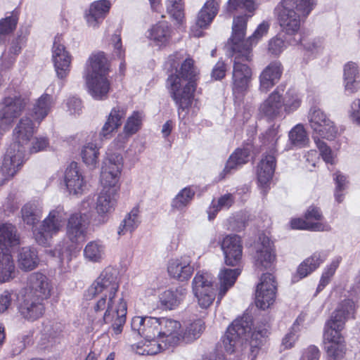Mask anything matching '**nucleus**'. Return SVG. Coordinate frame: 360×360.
I'll list each match as a JSON object with an SVG mask.
<instances>
[{"label":"nucleus","instance_id":"f03ea898","mask_svg":"<svg viewBox=\"0 0 360 360\" xmlns=\"http://www.w3.org/2000/svg\"><path fill=\"white\" fill-rule=\"evenodd\" d=\"M166 67L175 74H171L167 80L172 97L179 107L178 112L187 110L191 105L193 94L196 89L198 72L193 60L185 58L184 53L176 52L170 55L166 62Z\"/></svg>","mask_w":360,"mask_h":360},{"label":"nucleus","instance_id":"a18cd8bd","mask_svg":"<svg viewBox=\"0 0 360 360\" xmlns=\"http://www.w3.org/2000/svg\"><path fill=\"white\" fill-rule=\"evenodd\" d=\"M359 75L357 65L354 62H349L344 67V82L347 91L354 93L359 88L356 80Z\"/></svg>","mask_w":360,"mask_h":360},{"label":"nucleus","instance_id":"8fccbe9b","mask_svg":"<svg viewBox=\"0 0 360 360\" xmlns=\"http://www.w3.org/2000/svg\"><path fill=\"white\" fill-rule=\"evenodd\" d=\"M21 214L23 222L28 226L34 227L40 220L41 212L36 205L27 203L22 207Z\"/></svg>","mask_w":360,"mask_h":360},{"label":"nucleus","instance_id":"f8f14e48","mask_svg":"<svg viewBox=\"0 0 360 360\" xmlns=\"http://www.w3.org/2000/svg\"><path fill=\"white\" fill-rule=\"evenodd\" d=\"M308 120L314 132V136L328 140H333L335 138L338 134L336 127L319 108L313 106L310 108Z\"/></svg>","mask_w":360,"mask_h":360},{"label":"nucleus","instance_id":"5fc2aeb1","mask_svg":"<svg viewBox=\"0 0 360 360\" xmlns=\"http://www.w3.org/2000/svg\"><path fill=\"white\" fill-rule=\"evenodd\" d=\"M257 8L255 0H229L226 10L228 13L236 11L253 13Z\"/></svg>","mask_w":360,"mask_h":360},{"label":"nucleus","instance_id":"de8ad7c7","mask_svg":"<svg viewBox=\"0 0 360 360\" xmlns=\"http://www.w3.org/2000/svg\"><path fill=\"white\" fill-rule=\"evenodd\" d=\"M293 229H304L311 231H329L331 228L325 222H313L302 219H294L290 222Z\"/></svg>","mask_w":360,"mask_h":360},{"label":"nucleus","instance_id":"aec40b11","mask_svg":"<svg viewBox=\"0 0 360 360\" xmlns=\"http://www.w3.org/2000/svg\"><path fill=\"white\" fill-rule=\"evenodd\" d=\"M61 41L62 37L60 36L55 37L52 47V60L57 77L63 79L69 74L71 56Z\"/></svg>","mask_w":360,"mask_h":360},{"label":"nucleus","instance_id":"c85d7f7f","mask_svg":"<svg viewBox=\"0 0 360 360\" xmlns=\"http://www.w3.org/2000/svg\"><path fill=\"white\" fill-rule=\"evenodd\" d=\"M44 311L43 300L24 295L19 306L21 316L29 321H34L42 316Z\"/></svg>","mask_w":360,"mask_h":360},{"label":"nucleus","instance_id":"09e8293b","mask_svg":"<svg viewBox=\"0 0 360 360\" xmlns=\"http://www.w3.org/2000/svg\"><path fill=\"white\" fill-rule=\"evenodd\" d=\"M98 155V148L95 143H88L82 147L81 151L82 160L91 169L96 167Z\"/></svg>","mask_w":360,"mask_h":360},{"label":"nucleus","instance_id":"423d86ee","mask_svg":"<svg viewBox=\"0 0 360 360\" xmlns=\"http://www.w3.org/2000/svg\"><path fill=\"white\" fill-rule=\"evenodd\" d=\"M108 60L103 52L93 53L89 58L84 77L89 94L95 100H104L108 97L110 82L108 79Z\"/></svg>","mask_w":360,"mask_h":360},{"label":"nucleus","instance_id":"473e14b6","mask_svg":"<svg viewBox=\"0 0 360 360\" xmlns=\"http://www.w3.org/2000/svg\"><path fill=\"white\" fill-rule=\"evenodd\" d=\"M250 149L251 147L237 148L228 159L224 169L220 174L221 177L224 178L227 174H231L233 171L245 164L248 161Z\"/></svg>","mask_w":360,"mask_h":360},{"label":"nucleus","instance_id":"bf43d9fd","mask_svg":"<svg viewBox=\"0 0 360 360\" xmlns=\"http://www.w3.org/2000/svg\"><path fill=\"white\" fill-rule=\"evenodd\" d=\"M284 110L290 112L296 110L300 105L301 99L294 89H288L283 98Z\"/></svg>","mask_w":360,"mask_h":360},{"label":"nucleus","instance_id":"2f4dec72","mask_svg":"<svg viewBox=\"0 0 360 360\" xmlns=\"http://www.w3.org/2000/svg\"><path fill=\"white\" fill-rule=\"evenodd\" d=\"M276 167L274 154L266 155L257 166V179L260 186L265 187L272 179Z\"/></svg>","mask_w":360,"mask_h":360},{"label":"nucleus","instance_id":"37998d69","mask_svg":"<svg viewBox=\"0 0 360 360\" xmlns=\"http://www.w3.org/2000/svg\"><path fill=\"white\" fill-rule=\"evenodd\" d=\"M15 264L10 252L0 251V283L9 281L14 277Z\"/></svg>","mask_w":360,"mask_h":360},{"label":"nucleus","instance_id":"f257e3e1","mask_svg":"<svg viewBox=\"0 0 360 360\" xmlns=\"http://www.w3.org/2000/svg\"><path fill=\"white\" fill-rule=\"evenodd\" d=\"M119 288L117 272L108 266L100 274L84 294L86 300L96 299L88 312L89 320L98 326L112 322L111 328L115 335L122 333L127 310L124 299L117 300Z\"/></svg>","mask_w":360,"mask_h":360},{"label":"nucleus","instance_id":"7ed1b4c3","mask_svg":"<svg viewBox=\"0 0 360 360\" xmlns=\"http://www.w3.org/2000/svg\"><path fill=\"white\" fill-rule=\"evenodd\" d=\"M37 127L27 116L22 117L13 129V142L4 155L0 167V186L13 177L24 163L26 148Z\"/></svg>","mask_w":360,"mask_h":360},{"label":"nucleus","instance_id":"1a4fd4ad","mask_svg":"<svg viewBox=\"0 0 360 360\" xmlns=\"http://www.w3.org/2000/svg\"><path fill=\"white\" fill-rule=\"evenodd\" d=\"M66 237L72 245L65 250L60 249L59 254L62 260L68 262L76 255L75 245L84 240L89 224V217L85 212L79 214H72L67 219Z\"/></svg>","mask_w":360,"mask_h":360},{"label":"nucleus","instance_id":"58836bf2","mask_svg":"<svg viewBox=\"0 0 360 360\" xmlns=\"http://www.w3.org/2000/svg\"><path fill=\"white\" fill-rule=\"evenodd\" d=\"M356 308L357 307L352 300H344L338 305L330 319L336 322L340 321L342 322V326H345L347 320L355 318Z\"/></svg>","mask_w":360,"mask_h":360},{"label":"nucleus","instance_id":"6ab92c4d","mask_svg":"<svg viewBox=\"0 0 360 360\" xmlns=\"http://www.w3.org/2000/svg\"><path fill=\"white\" fill-rule=\"evenodd\" d=\"M52 288L51 283L46 275L34 272L27 278L25 294L44 301L51 296Z\"/></svg>","mask_w":360,"mask_h":360},{"label":"nucleus","instance_id":"13d9d810","mask_svg":"<svg viewBox=\"0 0 360 360\" xmlns=\"http://www.w3.org/2000/svg\"><path fill=\"white\" fill-rule=\"evenodd\" d=\"M166 8L168 13L179 24L184 18V4L183 0H167Z\"/></svg>","mask_w":360,"mask_h":360},{"label":"nucleus","instance_id":"c03bdc74","mask_svg":"<svg viewBox=\"0 0 360 360\" xmlns=\"http://www.w3.org/2000/svg\"><path fill=\"white\" fill-rule=\"evenodd\" d=\"M39 263L37 252L34 248H22L18 255V264L21 269L31 271L37 267Z\"/></svg>","mask_w":360,"mask_h":360},{"label":"nucleus","instance_id":"864d4df0","mask_svg":"<svg viewBox=\"0 0 360 360\" xmlns=\"http://www.w3.org/2000/svg\"><path fill=\"white\" fill-rule=\"evenodd\" d=\"M341 260V257H337L333 259L330 264L324 269L319 281V284L316 289L317 292L323 290V289L330 283L331 278L335 274V271L339 266Z\"/></svg>","mask_w":360,"mask_h":360},{"label":"nucleus","instance_id":"2eb2a0df","mask_svg":"<svg viewBox=\"0 0 360 360\" xmlns=\"http://www.w3.org/2000/svg\"><path fill=\"white\" fill-rule=\"evenodd\" d=\"M285 86H278L274 91L265 99L259 107V115L267 120H274L279 117L284 110V101L283 94Z\"/></svg>","mask_w":360,"mask_h":360},{"label":"nucleus","instance_id":"f3484780","mask_svg":"<svg viewBox=\"0 0 360 360\" xmlns=\"http://www.w3.org/2000/svg\"><path fill=\"white\" fill-rule=\"evenodd\" d=\"M123 165V158L121 154L108 153L101 168L100 178L101 185L118 184Z\"/></svg>","mask_w":360,"mask_h":360},{"label":"nucleus","instance_id":"c756f323","mask_svg":"<svg viewBox=\"0 0 360 360\" xmlns=\"http://www.w3.org/2000/svg\"><path fill=\"white\" fill-rule=\"evenodd\" d=\"M126 113L127 108L124 106L117 105L112 108L99 133L101 140L110 138L111 134L122 125V120L125 117Z\"/></svg>","mask_w":360,"mask_h":360},{"label":"nucleus","instance_id":"052dcab7","mask_svg":"<svg viewBox=\"0 0 360 360\" xmlns=\"http://www.w3.org/2000/svg\"><path fill=\"white\" fill-rule=\"evenodd\" d=\"M325 349L327 355L329 357L333 359L342 358L345 352L344 339L330 343H326Z\"/></svg>","mask_w":360,"mask_h":360},{"label":"nucleus","instance_id":"4468645a","mask_svg":"<svg viewBox=\"0 0 360 360\" xmlns=\"http://www.w3.org/2000/svg\"><path fill=\"white\" fill-rule=\"evenodd\" d=\"M159 319L152 316H134L131 321L132 331L136 333L146 340L143 354L145 350L153 347V343L158 342Z\"/></svg>","mask_w":360,"mask_h":360},{"label":"nucleus","instance_id":"338daca9","mask_svg":"<svg viewBox=\"0 0 360 360\" xmlns=\"http://www.w3.org/2000/svg\"><path fill=\"white\" fill-rule=\"evenodd\" d=\"M62 332V326L58 324L47 325L44 328L42 336L44 339L51 343L56 342V339L58 338Z\"/></svg>","mask_w":360,"mask_h":360},{"label":"nucleus","instance_id":"cd10ccee","mask_svg":"<svg viewBox=\"0 0 360 360\" xmlns=\"http://www.w3.org/2000/svg\"><path fill=\"white\" fill-rule=\"evenodd\" d=\"M252 15H239L233 18L232 25V36L231 38V49L233 52V48L238 46L240 49L243 50L245 48H248L251 51L250 45H249L248 39L244 40L245 31L247 28V22L248 18Z\"/></svg>","mask_w":360,"mask_h":360},{"label":"nucleus","instance_id":"ddd939ff","mask_svg":"<svg viewBox=\"0 0 360 360\" xmlns=\"http://www.w3.org/2000/svg\"><path fill=\"white\" fill-rule=\"evenodd\" d=\"M28 103V99L22 96L6 97L0 109V136L8 130L14 120L18 117Z\"/></svg>","mask_w":360,"mask_h":360},{"label":"nucleus","instance_id":"4c0bfd02","mask_svg":"<svg viewBox=\"0 0 360 360\" xmlns=\"http://www.w3.org/2000/svg\"><path fill=\"white\" fill-rule=\"evenodd\" d=\"M327 255L323 252H315L304 259L298 266L297 273L300 278L307 276L314 271L326 259Z\"/></svg>","mask_w":360,"mask_h":360},{"label":"nucleus","instance_id":"0eeeda50","mask_svg":"<svg viewBox=\"0 0 360 360\" xmlns=\"http://www.w3.org/2000/svg\"><path fill=\"white\" fill-rule=\"evenodd\" d=\"M68 217L63 205L51 209L39 226L32 229L35 241L40 245L48 246L52 238L62 231Z\"/></svg>","mask_w":360,"mask_h":360},{"label":"nucleus","instance_id":"79ce46f5","mask_svg":"<svg viewBox=\"0 0 360 360\" xmlns=\"http://www.w3.org/2000/svg\"><path fill=\"white\" fill-rule=\"evenodd\" d=\"M84 258L91 262H101L105 256V247L101 240L89 242L84 249Z\"/></svg>","mask_w":360,"mask_h":360},{"label":"nucleus","instance_id":"4be33fe9","mask_svg":"<svg viewBox=\"0 0 360 360\" xmlns=\"http://www.w3.org/2000/svg\"><path fill=\"white\" fill-rule=\"evenodd\" d=\"M225 262L229 266L237 265L242 258L243 246L240 238L237 235L226 236L221 244Z\"/></svg>","mask_w":360,"mask_h":360},{"label":"nucleus","instance_id":"3c124183","mask_svg":"<svg viewBox=\"0 0 360 360\" xmlns=\"http://www.w3.org/2000/svg\"><path fill=\"white\" fill-rule=\"evenodd\" d=\"M205 329V323L202 320L197 319L186 326L184 333H181V340L191 342L198 339Z\"/></svg>","mask_w":360,"mask_h":360},{"label":"nucleus","instance_id":"393cba45","mask_svg":"<svg viewBox=\"0 0 360 360\" xmlns=\"http://www.w3.org/2000/svg\"><path fill=\"white\" fill-rule=\"evenodd\" d=\"M65 182L70 193L73 195L82 194L86 189V181L77 162H72L67 167Z\"/></svg>","mask_w":360,"mask_h":360},{"label":"nucleus","instance_id":"39448f33","mask_svg":"<svg viewBox=\"0 0 360 360\" xmlns=\"http://www.w3.org/2000/svg\"><path fill=\"white\" fill-rule=\"evenodd\" d=\"M316 0H281L274 12L282 31L288 35L296 34L301 21L314 9Z\"/></svg>","mask_w":360,"mask_h":360},{"label":"nucleus","instance_id":"f704fd0d","mask_svg":"<svg viewBox=\"0 0 360 360\" xmlns=\"http://www.w3.org/2000/svg\"><path fill=\"white\" fill-rule=\"evenodd\" d=\"M195 189L192 186H188L181 189L172 199L170 207L172 211L184 212L193 201Z\"/></svg>","mask_w":360,"mask_h":360},{"label":"nucleus","instance_id":"a19ab883","mask_svg":"<svg viewBox=\"0 0 360 360\" xmlns=\"http://www.w3.org/2000/svg\"><path fill=\"white\" fill-rule=\"evenodd\" d=\"M149 37L157 46H166L171 38V29L167 22H160L150 30Z\"/></svg>","mask_w":360,"mask_h":360},{"label":"nucleus","instance_id":"680f3d73","mask_svg":"<svg viewBox=\"0 0 360 360\" xmlns=\"http://www.w3.org/2000/svg\"><path fill=\"white\" fill-rule=\"evenodd\" d=\"M18 18L14 15H10L0 20V43L3 37L11 33L16 27Z\"/></svg>","mask_w":360,"mask_h":360},{"label":"nucleus","instance_id":"b1692460","mask_svg":"<svg viewBox=\"0 0 360 360\" xmlns=\"http://www.w3.org/2000/svg\"><path fill=\"white\" fill-rule=\"evenodd\" d=\"M111 3L109 0L92 2L84 12V18L89 27L97 28L109 13Z\"/></svg>","mask_w":360,"mask_h":360},{"label":"nucleus","instance_id":"6e6d98bb","mask_svg":"<svg viewBox=\"0 0 360 360\" xmlns=\"http://www.w3.org/2000/svg\"><path fill=\"white\" fill-rule=\"evenodd\" d=\"M233 202L234 198L230 193L222 195L217 202L212 201V206L207 211L209 219H213L219 210L229 209L233 205Z\"/></svg>","mask_w":360,"mask_h":360},{"label":"nucleus","instance_id":"49530a36","mask_svg":"<svg viewBox=\"0 0 360 360\" xmlns=\"http://www.w3.org/2000/svg\"><path fill=\"white\" fill-rule=\"evenodd\" d=\"M342 322L339 321L336 322L333 319L328 320L325 325L323 339L324 344L343 340L341 331L344 328Z\"/></svg>","mask_w":360,"mask_h":360},{"label":"nucleus","instance_id":"20e7f679","mask_svg":"<svg viewBox=\"0 0 360 360\" xmlns=\"http://www.w3.org/2000/svg\"><path fill=\"white\" fill-rule=\"evenodd\" d=\"M267 328L255 329L252 332V320L249 316H243L236 319L228 327L224 335L222 338V342L224 349L228 353H233L237 347L243 344L244 340H247L250 336L252 339H255V345L253 340L250 343V354L249 358L255 360L257 357L259 347L257 344L258 337H265L267 335Z\"/></svg>","mask_w":360,"mask_h":360},{"label":"nucleus","instance_id":"72a5a7b5","mask_svg":"<svg viewBox=\"0 0 360 360\" xmlns=\"http://www.w3.org/2000/svg\"><path fill=\"white\" fill-rule=\"evenodd\" d=\"M239 269H221L219 274V293L217 303H219L227 291L234 285L238 276L240 274Z\"/></svg>","mask_w":360,"mask_h":360},{"label":"nucleus","instance_id":"a211bd4d","mask_svg":"<svg viewBox=\"0 0 360 360\" xmlns=\"http://www.w3.org/2000/svg\"><path fill=\"white\" fill-rule=\"evenodd\" d=\"M276 291L274 276L271 274H263L256 289L257 307L264 310L268 309L275 301Z\"/></svg>","mask_w":360,"mask_h":360},{"label":"nucleus","instance_id":"0e129e2a","mask_svg":"<svg viewBox=\"0 0 360 360\" xmlns=\"http://www.w3.org/2000/svg\"><path fill=\"white\" fill-rule=\"evenodd\" d=\"M334 180L335 181L336 187L335 192V198L338 202H341L343 200V191L347 187V177L342 174L340 172L334 174Z\"/></svg>","mask_w":360,"mask_h":360},{"label":"nucleus","instance_id":"ea45409f","mask_svg":"<svg viewBox=\"0 0 360 360\" xmlns=\"http://www.w3.org/2000/svg\"><path fill=\"white\" fill-rule=\"evenodd\" d=\"M141 222L140 210L138 206H136L132 208L121 221L117 229L118 235L123 236L127 233H132L138 228Z\"/></svg>","mask_w":360,"mask_h":360},{"label":"nucleus","instance_id":"6e6552de","mask_svg":"<svg viewBox=\"0 0 360 360\" xmlns=\"http://www.w3.org/2000/svg\"><path fill=\"white\" fill-rule=\"evenodd\" d=\"M158 342L145 350L146 354L154 355L170 347H175L181 340L180 322L166 317L159 318Z\"/></svg>","mask_w":360,"mask_h":360},{"label":"nucleus","instance_id":"69168bd1","mask_svg":"<svg viewBox=\"0 0 360 360\" xmlns=\"http://www.w3.org/2000/svg\"><path fill=\"white\" fill-rule=\"evenodd\" d=\"M314 142L319 150L320 155H321L323 160L326 163H333V155L332 150L330 147L327 146V144L320 139V138H317L314 136Z\"/></svg>","mask_w":360,"mask_h":360},{"label":"nucleus","instance_id":"bb28decb","mask_svg":"<svg viewBox=\"0 0 360 360\" xmlns=\"http://www.w3.org/2000/svg\"><path fill=\"white\" fill-rule=\"evenodd\" d=\"M283 73V66L278 60L270 63L259 75V91L266 93L281 79Z\"/></svg>","mask_w":360,"mask_h":360},{"label":"nucleus","instance_id":"c9c22d12","mask_svg":"<svg viewBox=\"0 0 360 360\" xmlns=\"http://www.w3.org/2000/svg\"><path fill=\"white\" fill-rule=\"evenodd\" d=\"M53 105V96L48 94L41 95L37 99L33 106L31 115L38 124L49 115Z\"/></svg>","mask_w":360,"mask_h":360},{"label":"nucleus","instance_id":"412c9836","mask_svg":"<svg viewBox=\"0 0 360 360\" xmlns=\"http://www.w3.org/2000/svg\"><path fill=\"white\" fill-rule=\"evenodd\" d=\"M275 258L273 243L268 236L260 235L256 244L255 266L260 271L271 269Z\"/></svg>","mask_w":360,"mask_h":360},{"label":"nucleus","instance_id":"4d7b16f0","mask_svg":"<svg viewBox=\"0 0 360 360\" xmlns=\"http://www.w3.org/2000/svg\"><path fill=\"white\" fill-rule=\"evenodd\" d=\"M144 114L142 111H134L127 118L124 126V131L129 135L136 134L141 129Z\"/></svg>","mask_w":360,"mask_h":360},{"label":"nucleus","instance_id":"774afa93","mask_svg":"<svg viewBox=\"0 0 360 360\" xmlns=\"http://www.w3.org/2000/svg\"><path fill=\"white\" fill-rule=\"evenodd\" d=\"M285 48V40L277 35L269 41L268 51L272 55L278 56Z\"/></svg>","mask_w":360,"mask_h":360},{"label":"nucleus","instance_id":"dca6fc26","mask_svg":"<svg viewBox=\"0 0 360 360\" xmlns=\"http://www.w3.org/2000/svg\"><path fill=\"white\" fill-rule=\"evenodd\" d=\"M102 186L97 198L96 209L101 217V222L105 223L108 220L106 214L113 212L117 205L120 187L118 184Z\"/></svg>","mask_w":360,"mask_h":360},{"label":"nucleus","instance_id":"e2e57ef3","mask_svg":"<svg viewBox=\"0 0 360 360\" xmlns=\"http://www.w3.org/2000/svg\"><path fill=\"white\" fill-rule=\"evenodd\" d=\"M296 321L290 331L285 335L282 340V346L284 349H290L294 347L295 342L297 340L299 337V324L297 323Z\"/></svg>","mask_w":360,"mask_h":360},{"label":"nucleus","instance_id":"a878e982","mask_svg":"<svg viewBox=\"0 0 360 360\" xmlns=\"http://www.w3.org/2000/svg\"><path fill=\"white\" fill-rule=\"evenodd\" d=\"M194 271L191 260L188 256L172 259L168 262L167 271L169 275L179 281H187Z\"/></svg>","mask_w":360,"mask_h":360},{"label":"nucleus","instance_id":"603ef678","mask_svg":"<svg viewBox=\"0 0 360 360\" xmlns=\"http://www.w3.org/2000/svg\"><path fill=\"white\" fill-rule=\"evenodd\" d=\"M288 136L291 144L297 148L305 147L309 141L303 125L300 124L294 127Z\"/></svg>","mask_w":360,"mask_h":360},{"label":"nucleus","instance_id":"5701e85b","mask_svg":"<svg viewBox=\"0 0 360 360\" xmlns=\"http://www.w3.org/2000/svg\"><path fill=\"white\" fill-rule=\"evenodd\" d=\"M219 11V4L214 0L207 1L199 11L195 25L191 29V34L196 37L202 35L200 29L207 28L212 22Z\"/></svg>","mask_w":360,"mask_h":360},{"label":"nucleus","instance_id":"9d476101","mask_svg":"<svg viewBox=\"0 0 360 360\" xmlns=\"http://www.w3.org/2000/svg\"><path fill=\"white\" fill-rule=\"evenodd\" d=\"M238 46L233 48L232 57H233V90L234 92L240 93L245 91L250 81L252 70L244 62L250 61L252 58V53L245 48L241 50Z\"/></svg>","mask_w":360,"mask_h":360},{"label":"nucleus","instance_id":"9b49d317","mask_svg":"<svg viewBox=\"0 0 360 360\" xmlns=\"http://www.w3.org/2000/svg\"><path fill=\"white\" fill-rule=\"evenodd\" d=\"M214 281L212 274L204 271H198L192 281V292L202 309L208 308L214 300Z\"/></svg>","mask_w":360,"mask_h":360},{"label":"nucleus","instance_id":"e433bc0d","mask_svg":"<svg viewBox=\"0 0 360 360\" xmlns=\"http://www.w3.org/2000/svg\"><path fill=\"white\" fill-rule=\"evenodd\" d=\"M187 290L183 286L177 287L174 290H168L160 296V302L165 309H173L186 297Z\"/></svg>","mask_w":360,"mask_h":360},{"label":"nucleus","instance_id":"7c9ffc66","mask_svg":"<svg viewBox=\"0 0 360 360\" xmlns=\"http://www.w3.org/2000/svg\"><path fill=\"white\" fill-rule=\"evenodd\" d=\"M20 244L16 227L11 224L0 225V251L10 252L9 248Z\"/></svg>","mask_w":360,"mask_h":360}]
</instances>
